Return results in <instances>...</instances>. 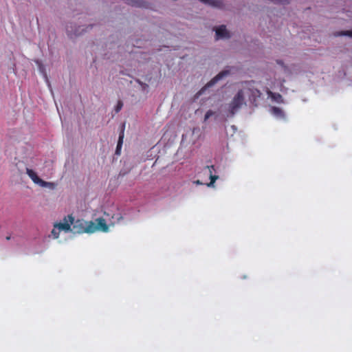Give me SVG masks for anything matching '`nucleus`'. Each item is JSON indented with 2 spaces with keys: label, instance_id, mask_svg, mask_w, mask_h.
I'll list each match as a JSON object with an SVG mask.
<instances>
[{
  "label": "nucleus",
  "instance_id": "2eb2a0df",
  "mask_svg": "<svg viewBox=\"0 0 352 352\" xmlns=\"http://www.w3.org/2000/svg\"><path fill=\"white\" fill-rule=\"evenodd\" d=\"M214 115V112L212 110H209L206 112L204 116V120H207L210 116Z\"/></svg>",
  "mask_w": 352,
  "mask_h": 352
},
{
  "label": "nucleus",
  "instance_id": "0eeeda50",
  "mask_svg": "<svg viewBox=\"0 0 352 352\" xmlns=\"http://www.w3.org/2000/svg\"><path fill=\"white\" fill-rule=\"evenodd\" d=\"M26 173L30 177V179L33 181L34 183L36 184H39L41 179L38 177L37 174L32 169L27 168Z\"/></svg>",
  "mask_w": 352,
  "mask_h": 352
},
{
  "label": "nucleus",
  "instance_id": "39448f33",
  "mask_svg": "<svg viewBox=\"0 0 352 352\" xmlns=\"http://www.w3.org/2000/svg\"><path fill=\"white\" fill-rule=\"evenodd\" d=\"M96 224L98 230L102 232H107L109 227L107 225L106 221L103 218H98L96 219Z\"/></svg>",
  "mask_w": 352,
  "mask_h": 352
},
{
  "label": "nucleus",
  "instance_id": "4468645a",
  "mask_svg": "<svg viewBox=\"0 0 352 352\" xmlns=\"http://www.w3.org/2000/svg\"><path fill=\"white\" fill-rule=\"evenodd\" d=\"M60 230L58 229V228L54 225V228L52 230V235L54 239H58L60 235Z\"/></svg>",
  "mask_w": 352,
  "mask_h": 352
},
{
  "label": "nucleus",
  "instance_id": "dca6fc26",
  "mask_svg": "<svg viewBox=\"0 0 352 352\" xmlns=\"http://www.w3.org/2000/svg\"><path fill=\"white\" fill-rule=\"evenodd\" d=\"M340 35H346L352 37V30L342 32Z\"/></svg>",
  "mask_w": 352,
  "mask_h": 352
},
{
  "label": "nucleus",
  "instance_id": "423d86ee",
  "mask_svg": "<svg viewBox=\"0 0 352 352\" xmlns=\"http://www.w3.org/2000/svg\"><path fill=\"white\" fill-rule=\"evenodd\" d=\"M206 169L208 170L209 176H210V182L209 184H208L207 185L209 187L213 186L214 183L219 178V176L212 174V170H214L213 165L206 166Z\"/></svg>",
  "mask_w": 352,
  "mask_h": 352
},
{
  "label": "nucleus",
  "instance_id": "aec40b11",
  "mask_svg": "<svg viewBox=\"0 0 352 352\" xmlns=\"http://www.w3.org/2000/svg\"><path fill=\"white\" fill-rule=\"evenodd\" d=\"M10 236H6V240H10Z\"/></svg>",
  "mask_w": 352,
  "mask_h": 352
},
{
  "label": "nucleus",
  "instance_id": "f257e3e1",
  "mask_svg": "<svg viewBox=\"0 0 352 352\" xmlns=\"http://www.w3.org/2000/svg\"><path fill=\"white\" fill-rule=\"evenodd\" d=\"M244 103V96L243 91L239 90L236 96L234 97L232 101L230 104V112L232 115H234L243 104Z\"/></svg>",
  "mask_w": 352,
  "mask_h": 352
},
{
  "label": "nucleus",
  "instance_id": "6e6552de",
  "mask_svg": "<svg viewBox=\"0 0 352 352\" xmlns=\"http://www.w3.org/2000/svg\"><path fill=\"white\" fill-rule=\"evenodd\" d=\"M124 125H123L122 129L119 134V138H118V144H117V146H116V155L120 154V151H121V148L122 146L123 138H124Z\"/></svg>",
  "mask_w": 352,
  "mask_h": 352
},
{
  "label": "nucleus",
  "instance_id": "6ab92c4d",
  "mask_svg": "<svg viewBox=\"0 0 352 352\" xmlns=\"http://www.w3.org/2000/svg\"><path fill=\"white\" fill-rule=\"evenodd\" d=\"M195 183L196 184H198V185H199V184H202V183H201L199 180H197V181H195Z\"/></svg>",
  "mask_w": 352,
  "mask_h": 352
},
{
  "label": "nucleus",
  "instance_id": "9d476101",
  "mask_svg": "<svg viewBox=\"0 0 352 352\" xmlns=\"http://www.w3.org/2000/svg\"><path fill=\"white\" fill-rule=\"evenodd\" d=\"M200 1L214 7H221L222 2L220 0H199Z\"/></svg>",
  "mask_w": 352,
  "mask_h": 352
},
{
  "label": "nucleus",
  "instance_id": "9b49d317",
  "mask_svg": "<svg viewBox=\"0 0 352 352\" xmlns=\"http://www.w3.org/2000/svg\"><path fill=\"white\" fill-rule=\"evenodd\" d=\"M272 113L273 115H274L276 117H278V118L284 117V113L282 111V109L279 107H273L272 108Z\"/></svg>",
  "mask_w": 352,
  "mask_h": 352
},
{
  "label": "nucleus",
  "instance_id": "f03ea898",
  "mask_svg": "<svg viewBox=\"0 0 352 352\" xmlns=\"http://www.w3.org/2000/svg\"><path fill=\"white\" fill-rule=\"evenodd\" d=\"M74 218L72 215H68L65 217L63 222H59L54 223L59 230H63L65 232H68L71 230V226L74 223Z\"/></svg>",
  "mask_w": 352,
  "mask_h": 352
},
{
  "label": "nucleus",
  "instance_id": "412c9836",
  "mask_svg": "<svg viewBox=\"0 0 352 352\" xmlns=\"http://www.w3.org/2000/svg\"><path fill=\"white\" fill-rule=\"evenodd\" d=\"M67 32H70L68 27L67 28Z\"/></svg>",
  "mask_w": 352,
  "mask_h": 352
},
{
  "label": "nucleus",
  "instance_id": "f8f14e48",
  "mask_svg": "<svg viewBox=\"0 0 352 352\" xmlns=\"http://www.w3.org/2000/svg\"><path fill=\"white\" fill-rule=\"evenodd\" d=\"M269 95L272 98V99H273L276 102H279V103L283 102V98L280 94L273 93L272 91H270Z\"/></svg>",
  "mask_w": 352,
  "mask_h": 352
},
{
  "label": "nucleus",
  "instance_id": "7ed1b4c3",
  "mask_svg": "<svg viewBox=\"0 0 352 352\" xmlns=\"http://www.w3.org/2000/svg\"><path fill=\"white\" fill-rule=\"evenodd\" d=\"M229 74L228 71H222L219 73L215 77H214L212 80H210L200 91H199L197 94V97L201 96L204 91L208 87L213 86L216 84L219 80L223 78V77L228 76Z\"/></svg>",
  "mask_w": 352,
  "mask_h": 352
},
{
  "label": "nucleus",
  "instance_id": "ddd939ff",
  "mask_svg": "<svg viewBox=\"0 0 352 352\" xmlns=\"http://www.w3.org/2000/svg\"><path fill=\"white\" fill-rule=\"evenodd\" d=\"M38 185L41 187H48L52 189L55 188V184L54 183L45 182L43 179H41V181Z\"/></svg>",
  "mask_w": 352,
  "mask_h": 352
},
{
  "label": "nucleus",
  "instance_id": "20e7f679",
  "mask_svg": "<svg viewBox=\"0 0 352 352\" xmlns=\"http://www.w3.org/2000/svg\"><path fill=\"white\" fill-rule=\"evenodd\" d=\"M217 38H229V32L224 25H220L215 29Z\"/></svg>",
  "mask_w": 352,
  "mask_h": 352
},
{
  "label": "nucleus",
  "instance_id": "1a4fd4ad",
  "mask_svg": "<svg viewBox=\"0 0 352 352\" xmlns=\"http://www.w3.org/2000/svg\"><path fill=\"white\" fill-rule=\"evenodd\" d=\"M96 224L93 221H90L88 223L87 226L84 228L82 232L87 233H93L97 231Z\"/></svg>",
  "mask_w": 352,
  "mask_h": 352
},
{
  "label": "nucleus",
  "instance_id": "f3484780",
  "mask_svg": "<svg viewBox=\"0 0 352 352\" xmlns=\"http://www.w3.org/2000/svg\"><path fill=\"white\" fill-rule=\"evenodd\" d=\"M122 102L119 101L118 104H117V106H116V112L120 111V109H122Z\"/></svg>",
  "mask_w": 352,
  "mask_h": 352
},
{
  "label": "nucleus",
  "instance_id": "a211bd4d",
  "mask_svg": "<svg viewBox=\"0 0 352 352\" xmlns=\"http://www.w3.org/2000/svg\"><path fill=\"white\" fill-rule=\"evenodd\" d=\"M83 30H84V29H82V30H80V27H79V28H78L77 30H76L73 33H74V35L78 36V35H80V34L82 33V32Z\"/></svg>",
  "mask_w": 352,
  "mask_h": 352
}]
</instances>
